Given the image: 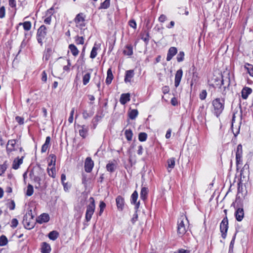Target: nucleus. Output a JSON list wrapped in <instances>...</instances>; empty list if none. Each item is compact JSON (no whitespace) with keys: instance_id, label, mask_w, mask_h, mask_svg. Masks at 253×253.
Here are the masks:
<instances>
[{"instance_id":"nucleus-1","label":"nucleus","mask_w":253,"mask_h":253,"mask_svg":"<svg viewBox=\"0 0 253 253\" xmlns=\"http://www.w3.org/2000/svg\"><path fill=\"white\" fill-rule=\"evenodd\" d=\"M230 82L229 75L225 77V78L222 77L221 80L217 77H214L211 79V81H209L210 84L214 87L218 86L221 89L222 86H223V88H224V90L222 91L223 94H226L225 89L226 86L228 87L229 86Z\"/></svg>"},{"instance_id":"nucleus-2","label":"nucleus","mask_w":253,"mask_h":253,"mask_svg":"<svg viewBox=\"0 0 253 253\" xmlns=\"http://www.w3.org/2000/svg\"><path fill=\"white\" fill-rule=\"evenodd\" d=\"M212 105L213 107V114L217 117H219L224 108V99L217 98L212 101Z\"/></svg>"},{"instance_id":"nucleus-3","label":"nucleus","mask_w":253,"mask_h":253,"mask_svg":"<svg viewBox=\"0 0 253 253\" xmlns=\"http://www.w3.org/2000/svg\"><path fill=\"white\" fill-rule=\"evenodd\" d=\"M34 215L32 213V210L28 211L23 216L22 223L26 229L30 230L34 227Z\"/></svg>"},{"instance_id":"nucleus-4","label":"nucleus","mask_w":253,"mask_h":253,"mask_svg":"<svg viewBox=\"0 0 253 253\" xmlns=\"http://www.w3.org/2000/svg\"><path fill=\"white\" fill-rule=\"evenodd\" d=\"M90 203L86 206V211L85 212V220L88 222L90 220L92 215L94 212L95 209V201L93 197H91L89 199Z\"/></svg>"},{"instance_id":"nucleus-5","label":"nucleus","mask_w":253,"mask_h":253,"mask_svg":"<svg viewBox=\"0 0 253 253\" xmlns=\"http://www.w3.org/2000/svg\"><path fill=\"white\" fill-rule=\"evenodd\" d=\"M30 175L31 178H33L35 182L36 183L35 185V188L36 189H39L41 190H42L46 188L47 185H46V183L45 182L43 177L44 175H42V177L36 175Z\"/></svg>"},{"instance_id":"nucleus-6","label":"nucleus","mask_w":253,"mask_h":253,"mask_svg":"<svg viewBox=\"0 0 253 253\" xmlns=\"http://www.w3.org/2000/svg\"><path fill=\"white\" fill-rule=\"evenodd\" d=\"M46 35V28L44 25H42L38 29L37 33V41L41 45L42 44V41L44 39Z\"/></svg>"},{"instance_id":"nucleus-7","label":"nucleus","mask_w":253,"mask_h":253,"mask_svg":"<svg viewBox=\"0 0 253 253\" xmlns=\"http://www.w3.org/2000/svg\"><path fill=\"white\" fill-rule=\"evenodd\" d=\"M228 229V220L227 216L223 218L220 224V231L221 233V237L225 239L227 235V232Z\"/></svg>"},{"instance_id":"nucleus-8","label":"nucleus","mask_w":253,"mask_h":253,"mask_svg":"<svg viewBox=\"0 0 253 253\" xmlns=\"http://www.w3.org/2000/svg\"><path fill=\"white\" fill-rule=\"evenodd\" d=\"M243 149L242 145L239 144L237 147V150L236 152V162L237 166V169H239L240 165L242 164L243 159Z\"/></svg>"},{"instance_id":"nucleus-9","label":"nucleus","mask_w":253,"mask_h":253,"mask_svg":"<svg viewBox=\"0 0 253 253\" xmlns=\"http://www.w3.org/2000/svg\"><path fill=\"white\" fill-rule=\"evenodd\" d=\"M20 144V141L18 139H11L7 142L6 146V151L8 154H9L13 151L16 150L15 146H18Z\"/></svg>"},{"instance_id":"nucleus-10","label":"nucleus","mask_w":253,"mask_h":253,"mask_svg":"<svg viewBox=\"0 0 253 253\" xmlns=\"http://www.w3.org/2000/svg\"><path fill=\"white\" fill-rule=\"evenodd\" d=\"M177 231V234L180 237H182L185 234L186 230L183 219H180V220H178Z\"/></svg>"},{"instance_id":"nucleus-11","label":"nucleus","mask_w":253,"mask_h":253,"mask_svg":"<svg viewBox=\"0 0 253 253\" xmlns=\"http://www.w3.org/2000/svg\"><path fill=\"white\" fill-rule=\"evenodd\" d=\"M94 166V162L90 157H87L84 162V169L87 173H90Z\"/></svg>"},{"instance_id":"nucleus-12","label":"nucleus","mask_w":253,"mask_h":253,"mask_svg":"<svg viewBox=\"0 0 253 253\" xmlns=\"http://www.w3.org/2000/svg\"><path fill=\"white\" fill-rule=\"evenodd\" d=\"M26 156V153H24L21 158L19 157H16L13 161L12 168L14 169H17L19 168V166L23 163V159Z\"/></svg>"},{"instance_id":"nucleus-13","label":"nucleus","mask_w":253,"mask_h":253,"mask_svg":"<svg viewBox=\"0 0 253 253\" xmlns=\"http://www.w3.org/2000/svg\"><path fill=\"white\" fill-rule=\"evenodd\" d=\"M93 176L94 175H83L82 183L85 187L92 183L95 178Z\"/></svg>"},{"instance_id":"nucleus-14","label":"nucleus","mask_w":253,"mask_h":253,"mask_svg":"<svg viewBox=\"0 0 253 253\" xmlns=\"http://www.w3.org/2000/svg\"><path fill=\"white\" fill-rule=\"evenodd\" d=\"M234 215L237 221L239 222L242 221L245 216L243 208H237L235 211Z\"/></svg>"},{"instance_id":"nucleus-15","label":"nucleus","mask_w":253,"mask_h":253,"mask_svg":"<svg viewBox=\"0 0 253 253\" xmlns=\"http://www.w3.org/2000/svg\"><path fill=\"white\" fill-rule=\"evenodd\" d=\"M75 22L77 24V26H80V27H83L84 26V22L85 21L84 15L83 13H80L78 14L75 18Z\"/></svg>"},{"instance_id":"nucleus-16","label":"nucleus","mask_w":253,"mask_h":253,"mask_svg":"<svg viewBox=\"0 0 253 253\" xmlns=\"http://www.w3.org/2000/svg\"><path fill=\"white\" fill-rule=\"evenodd\" d=\"M235 178H238L239 179V182L238 183V185H239V189L240 188V186L241 184L245 185L247 183L249 180V175H235Z\"/></svg>"},{"instance_id":"nucleus-17","label":"nucleus","mask_w":253,"mask_h":253,"mask_svg":"<svg viewBox=\"0 0 253 253\" xmlns=\"http://www.w3.org/2000/svg\"><path fill=\"white\" fill-rule=\"evenodd\" d=\"M117 161L115 160L110 161L106 165V169L110 172H114L117 169Z\"/></svg>"},{"instance_id":"nucleus-18","label":"nucleus","mask_w":253,"mask_h":253,"mask_svg":"<svg viewBox=\"0 0 253 253\" xmlns=\"http://www.w3.org/2000/svg\"><path fill=\"white\" fill-rule=\"evenodd\" d=\"M92 71V69H89L88 71L83 72V83L84 85H85L89 82Z\"/></svg>"},{"instance_id":"nucleus-19","label":"nucleus","mask_w":253,"mask_h":253,"mask_svg":"<svg viewBox=\"0 0 253 253\" xmlns=\"http://www.w3.org/2000/svg\"><path fill=\"white\" fill-rule=\"evenodd\" d=\"M116 202L118 210L122 211L124 210L125 205L124 198L121 196H118L116 198Z\"/></svg>"},{"instance_id":"nucleus-20","label":"nucleus","mask_w":253,"mask_h":253,"mask_svg":"<svg viewBox=\"0 0 253 253\" xmlns=\"http://www.w3.org/2000/svg\"><path fill=\"white\" fill-rule=\"evenodd\" d=\"M49 219L50 217L49 214L46 213H43L37 218L36 221L40 224H42L48 222Z\"/></svg>"},{"instance_id":"nucleus-21","label":"nucleus","mask_w":253,"mask_h":253,"mask_svg":"<svg viewBox=\"0 0 253 253\" xmlns=\"http://www.w3.org/2000/svg\"><path fill=\"white\" fill-rule=\"evenodd\" d=\"M183 75V71L182 69H179L177 71L174 79V86L177 87L180 83L182 77Z\"/></svg>"},{"instance_id":"nucleus-22","label":"nucleus","mask_w":253,"mask_h":253,"mask_svg":"<svg viewBox=\"0 0 253 253\" xmlns=\"http://www.w3.org/2000/svg\"><path fill=\"white\" fill-rule=\"evenodd\" d=\"M177 50L175 47H171L169 48L167 56V60L170 61L172 57L177 53Z\"/></svg>"},{"instance_id":"nucleus-23","label":"nucleus","mask_w":253,"mask_h":253,"mask_svg":"<svg viewBox=\"0 0 253 253\" xmlns=\"http://www.w3.org/2000/svg\"><path fill=\"white\" fill-rule=\"evenodd\" d=\"M80 128L79 130L80 135L83 138H85L88 134V128L87 126L83 125L79 126Z\"/></svg>"},{"instance_id":"nucleus-24","label":"nucleus","mask_w":253,"mask_h":253,"mask_svg":"<svg viewBox=\"0 0 253 253\" xmlns=\"http://www.w3.org/2000/svg\"><path fill=\"white\" fill-rule=\"evenodd\" d=\"M134 72L133 70H127L126 72L125 82V83H130L131 79L134 77Z\"/></svg>"},{"instance_id":"nucleus-25","label":"nucleus","mask_w":253,"mask_h":253,"mask_svg":"<svg viewBox=\"0 0 253 253\" xmlns=\"http://www.w3.org/2000/svg\"><path fill=\"white\" fill-rule=\"evenodd\" d=\"M41 253H49L51 251L50 246L46 242H42L41 245Z\"/></svg>"},{"instance_id":"nucleus-26","label":"nucleus","mask_w":253,"mask_h":253,"mask_svg":"<svg viewBox=\"0 0 253 253\" xmlns=\"http://www.w3.org/2000/svg\"><path fill=\"white\" fill-rule=\"evenodd\" d=\"M252 92V89L251 88L248 87H244L241 91L242 98L244 99H246Z\"/></svg>"},{"instance_id":"nucleus-27","label":"nucleus","mask_w":253,"mask_h":253,"mask_svg":"<svg viewBox=\"0 0 253 253\" xmlns=\"http://www.w3.org/2000/svg\"><path fill=\"white\" fill-rule=\"evenodd\" d=\"M130 99L129 93H123L121 95L120 102L122 104L125 105L127 102H128L130 100Z\"/></svg>"},{"instance_id":"nucleus-28","label":"nucleus","mask_w":253,"mask_h":253,"mask_svg":"<svg viewBox=\"0 0 253 253\" xmlns=\"http://www.w3.org/2000/svg\"><path fill=\"white\" fill-rule=\"evenodd\" d=\"M50 137L47 136L46 137L45 141L44 143L42 145L41 149V152L44 153L50 147Z\"/></svg>"},{"instance_id":"nucleus-29","label":"nucleus","mask_w":253,"mask_h":253,"mask_svg":"<svg viewBox=\"0 0 253 253\" xmlns=\"http://www.w3.org/2000/svg\"><path fill=\"white\" fill-rule=\"evenodd\" d=\"M168 167L167 169L169 172H170V170L174 167L175 158H171L167 161Z\"/></svg>"},{"instance_id":"nucleus-30","label":"nucleus","mask_w":253,"mask_h":253,"mask_svg":"<svg viewBox=\"0 0 253 253\" xmlns=\"http://www.w3.org/2000/svg\"><path fill=\"white\" fill-rule=\"evenodd\" d=\"M107 76L106 79V83L107 84H110L111 83L113 79V75L111 68H109L107 70Z\"/></svg>"},{"instance_id":"nucleus-31","label":"nucleus","mask_w":253,"mask_h":253,"mask_svg":"<svg viewBox=\"0 0 253 253\" xmlns=\"http://www.w3.org/2000/svg\"><path fill=\"white\" fill-rule=\"evenodd\" d=\"M59 235V234L57 231L53 230L49 233L48 237L50 240L55 241L58 238Z\"/></svg>"},{"instance_id":"nucleus-32","label":"nucleus","mask_w":253,"mask_h":253,"mask_svg":"<svg viewBox=\"0 0 253 253\" xmlns=\"http://www.w3.org/2000/svg\"><path fill=\"white\" fill-rule=\"evenodd\" d=\"M148 189L146 187H142L140 191V198L145 201L147 198Z\"/></svg>"},{"instance_id":"nucleus-33","label":"nucleus","mask_w":253,"mask_h":253,"mask_svg":"<svg viewBox=\"0 0 253 253\" xmlns=\"http://www.w3.org/2000/svg\"><path fill=\"white\" fill-rule=\"evenodd\" d=\"M69 48L70 49L72 54L74 56H76L78 55L79 51L77 47L73 44H71L69 45Z\"/></svg>"},{"instance_id":"nucleus-34","label":"nucleus","mask_w":253,"mask_h":253,"mask_svg":"<svg viewBox=\"0 0 253 253\" xmlns=\"http://www.w3.org/2000/svg\"><path fill=\"white\" fill-rule=\"evenodd\" d=\"M125 54L130 56L133 54L132 46L131 45H127L124 50Z\"/></svg>"},{"instance_id":"nucleus-35","label":"nucleus","mask_w":253,"mask_h":253,"mask_svg":"<svg viewBox=\"0 0 253 253\" xmlns=\"http://www.w3.org/2000/svg\"><path fill=\"white\" fill-rule=\"evenodd\" d=\"M138 112L136 109H133L128 112V116L131 120L135 119L138 116Z\"/></svg>"},{"instance_id":"nucleus-36","label":"nucleus","mask_w":253,"mask_h":253,"mask_svg":"<svg viewBox=\"0 0 253 253\" xmlns=\"http://www.w3.org/2000/svg\"><path fill=\"white\" fill-rule=\"evenodd\" d=\"M23 25V28L25 31H29L31 29L32 24L30 21H26L23 23H19V25Z\"/></svg>"},{"instance_id":"nucleus-37","label":"nucleus","mask_w":253,"mask_h":253,"mask_svg":"<svg viewBox=\"0 0 253 253\" xmlns=\"http://www.w3.org/2000/svg\"><path fill=\"white\" fill-rule=\"evenodd\" d=\"M235 201L237 204V208H243L244 203L242 199L239 195H236Z\"/></svg>"},{"instance_id":"nucleus-38","label":"nucleus","mask_w":253,"mask_h":253,"mask_svg":"<svg viewBox=\"0 0 253 253\" xmlns=\"http://www.w3.org/2000/svg\"><path fill=\"white\" fill-rule=\"evenodd\" d=\"M110 5V0H105L104 2L100 4V6H99V9H107L109 7Z\"/></svg>"},{"instance_id":"nucleus-39","label":"nucleus","mask_w":253,"mask_h":253,"mask_svg":"<svg viewBox=\"0 0 253 253\" xmlns=\"http://www.w3.org/2000/svg\"><path fill=\"white\" fill-rule=\"evenodd\" d=\"M8 202L6 203V206L10 210H14L15 208V204L13 200L8 199Z\"/></svg>"},{"instance_id":"nucleus-40","label":"nucleus","mask_w":253,"mask_h":253,"mask_svg":"<svg viewBox=\"0 0 253 253\" xmlns=\"http://www.w3.org/2000/svg\"><path fill=\"white\" fill-rule=\"evenodd\" d=\"M138 198V193L136 191H134L131 196L130 203L131 204H135Z\"/></svg>"},{"instance_id":"nucleus-41","label":"nucleus","mask_w":253,"mask_h":253,"mask_svg":"<svg viewBox=\"0 0 253 253\" xmlns=\"http://www.w3.org/2000/svg\"><path fill=\"white\" fill-rule=\"evenodd\" d=\"M8 243V240L5 235L0 236V246H4Z\"/></svg>"},{"instance_id":"nucleus-42","label":"nucleus","mask_w":253,"mask_h":253,"mask_svg":"<svg viewBox=\"0 0 253 253\" xmlns=\"http://www.w3.org/2000/svg\"><path fill=\"white\" fill-rule=\"evenodd\" d=\"M126 137L128 141H130L132 139L133 133L131 129H126L125 132Z\"/></svg>"},{"instance_id":"nucleus-43","label":"nucleus","mask_w":253,"mask_h":253,"mask_svg":"<svg viewBox=\"0 0 253 253\" xmlns=\"http://www.w3.org/2000/svg\"><path fill=\"white\" fill-rule=\"evenodd\" d=\"M249 173H250L249 165L246 164L241 169L240 174H248Z\"/></svg>"},{"instance_id":"nucleus-44","label":"nucleus","mask_w":253,"mask_h":253,"mask_svg":"<svg viewBox=\"0 0 253 253\" xmlns=\"http://www.w3.org/2000/svg\"><path fill=\"white\" fill-rule=\"evenodd\" d=\"M34 192L33 187L31 184H29L27 186L26 194L28 196H31L33 195Z\"/></svg>"},{"instance_id":"nucleus-45","label":"nucleus","mask_w":253,"mask_h":253,"mask_svg":"<svg viewBox=\"0 0 253 253\" xmlns=\"http://www.w3.org/2000/svg\"><path fill=\"white\" fill-rule=\"evenodd\" d=\"M236 238V234L234 235V236L232 238V239L231 240L230 245H229V251L228 253H232L233 252V247L235 243V240Z\"/></svg>"},{"instance_id":"nucleus-46","label":"nucleus","mask_w":253,"mask_h":253,"mask_svg":"<svg viewBox=\"0 0 253 253\" xmlns=\"http://www.w3.org/2000/svg\"><path fill=\"white\" fill-rule=\"evenodd\" d=\"M106 207V204L103 201H100L99 203V211L98 215L101 216Z\"/></svg>"},{"instance_id":"nucleus-47","label":"nucleus","mask_w":253,"mask_h":253,"mask_svg":"<svg viewBox=\"0 0 253 253\" xmlns=\"http://www.w3.org/2000/svg\"><path fill=\"white\" fill-rule=\"evenodd\" d=\"M250 76L253 77V66L249 63H247L245 66Z\"/></svg>"},{"instance_id":"nucleus-48","label":"nucleus","mask_w":253,"mask_h":253,"mask_svg":"<svg viewBox=\"0 0 253 253\" xmlns=\"http://www.w3.org/2000/svg\"><path fill=\"white\" fill-rule=\"evenodd\" d=\"M147 138V134L145 132H140L138 135V139L140 141H145Z\"/></svg>"},{"instance_id":"nucleus-49","label":"nucleus","mask_w":253,"mask_h":253,"mask_svg":"<svg viewBox=\"0 0 253 253\" xmlns=\"http://www.w3.org/2000/svg\"><path fill=\"white\" fill-rule=\"evenodd\" d=\"M97 49H98V48L97 47H96L95 45L93 47V48H92V50L91 51L90 55V57L91 58L93 59L96 56V55L97 54Z\"/></svg>"},{"instance_id":"nucleus-50","label":"nucleus","mask_w":253,"mask_h":253,"mask_svg":"<svg viewBox=\"0 0 253 253\" xmlns=\"http://www.w3.org/2000/svg\"><path fill=\"white\" fill-rule=\"evenodd\" d=\"M75 40L77 44H83L84 43V38L83 37L77 36L75 38Z\"/></svg>"},{"instance_id":"nucleus-51","label":"nucleus","mask_w":253,"mask_h":253,"mask_svg":"<svg viewBox=\"0 0 253 253\" xmlns=\"http://www.w3.org/2000/svg\"><path fill=\"white\" fill-rule=\"evenodd\" d=\"M184 55V52L183 51H180L176 57L177 62H180L183 61Z\"/></svg>"},{"instance_id":"nucleus-52","label":"nucleus","mask_w":253,"mask_h":253,"mask_svg":"<svg viewBox=\"0 0 253 253\" xmlns=\"http://www.w3.org/2000/svg\"><path fill=\"white\" fill-rule=\"evenodd\" d=\"M207 95V93L206 90H203L200 93L199 97L200 99L203 100L206 99Z\"/></svg>"},{"instance_id":"nucleus-53","label":"nucleus","mask_w":253,"mask_h":253,"mask_svg":"<svg viewBox=\"0 0 253 253\" xmlns=\"http://www.w3.org/2000/svg\"><path fill=\"white\" fill-rule=\"evenodd\" d=\"M18 224V221L16 218H13L11 221V227L12 228H16Z\"/></svg>"},{"instance_id":"nucleus-54","label":"nucleus","mask_w":253,"mask_h":253,"mask_svg":"<svg viewBox=\"0 0 253 253\" xmlns=\"http://www.w3.org/2000/svg\"><path fill=\"white\" fill-rule=\"evenodd\" d=\"M53 11L54 9L53 7H51L49 9H48L45 13V16L46 17H51V16L53 14Z\"/></svg>"},{"instance_id":"nucleus-55","label":"nucleus","mask_w":253,"mask_h":253,"mask_svg":"<svg viewBox=\"0 0 253 253\" xmlns=\"http://www.w3.org/2000/svg\"><path fill=\"white\" fill-rule=\"evenodd\" d=\"M51 51L52 50L50 48H47L46 49V53L44 56V58H45V60H48L49 59Z\"/></svg>"},{"instance_id":"nucleus-56","label":"nucleus","mask_w":253,"mask_h":253,"mask_svg":"<svg viewBox=\"0 0 253 253\" xmlns=\"http://www.w3.org/2000/svg\"><path fill=\"white\" fill-rule=\"evenodd\" d=\"M5 9L4 6H2L0 8V18H3L5 17Z\"/></svg>"},{"instance_id":"nucleus-57","label":"nucleus","mask_w":253,"mask_h":253,"mask_svg":"<svg viewBox=\"0 0 253 253\" xmlns=\"http://www.w3.org/2000/svg\"><path fill=\"white\" fill-rule=\"evenodd\" d=\"M128 25L130 27L135 29L136 28V23L134 19H131L129 21Z\"/></svg>"},{"instance_id":"nucleus-58","label":"nucleus","mask_w":253,"mask_h":253,"mask_svg":"<svg viewBox=\"0 0 253 253\" xmlns=\"http://www.w3.org/2000/svg\"><path fill=\"white\" fill-rule=\"evenodd\" d=\"M92 115V113H89L86 110H84L83 112V117L84 119H86L88 118L91 117Z\"/></svg>"},{"instance_id":"nucleus-59","label":"nucleus","mask_w":253,"mask_h":253,"mask_svg":"<svg viewBox=\"0 0 253 253\" xmlns=\"http://www.w3.org/2000/svg\"><path fill=\"white\" fill-rule=\"evenodd\" d=\"M15 120L19 125H23L24 123V119L22 117L17 116L15 118Z\"/></svg>"},{"instance_id":"nucleus-60","label":"nucleus","mask_w":253,"mask_h":253,"mask_svg":"<svg viewBox=\"0 0 253 253\" xmlns=\"http://www.w3.org/2000/svg\"><path fill=\"white\" fill-rule=\"evenodd\" d=\"M49 170H51L52 174H54L55 173V168L54 167V166H52L51 164H49L48 167L47 168V171L49 174Z\"/></svg>"},{"instance_id":"nucleus-61","label":"nucleus","mask_w":253,"mask_h":253,"mask_svg":"<svg viewBox=\"0 0 253 253\" xmlns=\"http://www.w3.org/2000/svg\"><path fill=\"white\" fill-rule=\"evenodd\" d=\"M7 169V165L5 164L0 165V174H3Z\"/></svg>"},{"instance_id":"nucleus-62","label":"nucleus","mask_w":253,"mask_h":253,"mask_svg":"<svg viewBox=\"0 0 253 253\" xmlns=\"http://www.w3.org/2000/svg\"><path fill=\"white\" fill-rule=\"evenodd\" d=\"M64 187V189L65 191H68L71 186V184L70 183H69L68 182H64L62 183Z\"/></svg>"},{"instance_id":"nucleus-63","label":"nucleus","mask_w":253,"mask_h":253,"mask_svg":"<svg viewBox=\"0 0 253 253\" xmlns=\"http://www.w3.org/2000/svg\"><path fill=\"white\" fill-rule=\"evenodd\" d=\"M42 80L43 82H46L47 81V74L45 71H43L42 73Z\"/></svg>"},{"instance_id":"nucleus-64","label":"nucleus","mask_w":253,"mask_h":253,"mask_svg":"<svg viewBox=\"0 0 253 253\" xmlns=\"http://www.w3.org/2000/svg\"><path fill=\"white\" fill-rule=\"evenodd\" d=\"M177 253H190V251L183 249H179L177 251Z\"/></svg>"}]
</instances>
